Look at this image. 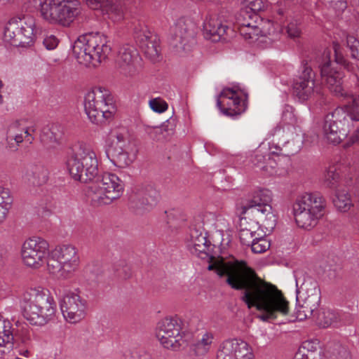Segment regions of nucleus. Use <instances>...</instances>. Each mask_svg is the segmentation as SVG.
<instances>
[{
	"label": "nucleus",
	"mask_w": 359,
	"mask_h": 359,
	"mask_svg": "<svg viewBox=\"0 0 359 359\" xmlns=\"http://www.w3.org/2000/svg\"><path fill=\"white\" fill-rule=\"evenodd\" d=\"M208 270H215L219 277H226V283L233 289L242 290L241 300L249 309L255 307L263 321L287 316L289 302L276 286L259 278L245 261L234 260L220 264H210Z\"/></svg>",
	"instance_id": "obj_1"
},
{
	"label": "nucleus",
	"mask_w": 359,
	"mask_h": 359,
	"mask_svg": "<svg viewBox=\"0 0 359 359\" xmlns=\"http://www.w3.org/2000/svg\"><path fill=\"white\" fill-rule=\"evenodd\" d=\"M66 165L71 177L87 183L93 181L86 196L93 206L109 205L123 194L122 180L111 172H98V159L94 149L84 143H79L68 157Z\"/></svg>",
	"instance_id": "obj_2"
},
{
	"label": "nucleus",
	"mask_w": 359,
	"mask_h": 359,
	"mask_svg": "<svg viewBox=\"0 0 359 359\" xmlns=\"http://www.w3.org/2000/svg\"><path fill=\"white\" fill-rule=\"evenodd\" d=\"M22 313L30 324L43 326L50 321L56 311V303L47 290L29 288L22 296Z\"/></svg>",
	"instance_id": "obj_3"
},
{
	"label": "nucleus",
	"mask_w": 359,
	"mask_h": 359,
	"mask_svg": "<svg viewBox=\"0 0 359 359\" xmlns=\"http://www.w3.org/2000/svg\"><path fill=\"white\" fill-rule=\"evenodd\" d=\"M72 51L78 62L87 67H97L111 52L107 36L104 34H87L74 41Z\"/></svg>",
	"instance_id": "obj_4"
},
{
	"label": "nucleus",
	"mask_w": 359,
	"mask_h": 359,
	"mask_svg": "<svg viewBox=\"0 0 359 359\" xmlns=\"http://www.w3.org/2000/svg\"><path fill=\"white\" fill-rule=\"evenodd\" d=\"M297 286L296 311L298 320H304L314 316L320 303V290L316 281L302 271L294 272Z\"/></svg>",
	"instance_id": "obj_5"
},
{
	"label": "nucleus",
	"mask_w": 359,
	"mask_h": 359,
	"mask_svg": "<svg viewBox=\"0 0 359 359\" xmlns=\"http://www.w3.org/2000/svg\"><path fill=\"white\" fill-rule=\"evenodd\" d=\"M325 201L319 193H306L297 198L292 205L293 215L297 226L311 230L324 215Z\"/></svg>",
	"instance_id": "obj_6"
},
{
	"label": "nucleus",
	"mask_w": 359,
	"mask_h": 359,
	"mask_svg": "<svg viewBox=\"0 0 359 359\" xmlns=\"http://www.w3.org/2000/svg\"><path fill=\"white\" fill-rule=\"evenodd\" d=\"M105 152L114 165L123 168L134 161L137 150L128 131L120 128L111 134Z\"/></svg>",
	"instance_id": "obj_7"
},
{
	"label": "nucleus",
	"mask_w": 359,
	"mask_h": 359,
	"mask_svg": "<svg viewBox=\"0 0 359 359\" xmlns=\"http://www.w3.org/2000/svg\"><path fill=\"white\" fill-rule=\"evenodd\" d=\"M84 109L90 121L97 125L111 118L116 111L109 91L100 87L95 88L86 94Z\"/></svg>",
	"instance_id": "obj_8"
},
{
	"label": "nucleus",
	"mask_w": 359,
	"mask_h": 359,
	"mask_svg": "<svg viewBox=\"0 0 359 359\" xmlns=\"http://www.w3.org/2000/svg\"><path fill=\"white\" fill-rule=\"evenodd\" d=\"M271 192L269 189H259L253 192L250 199L241 207V215L248 212L255 215L266 231H272L276 224V215L271 203Z\"/></svg>",
	"instance_id": "obj_9"
},
{
	"label": "nucleus",
	"mask_w": 359,
	"mask_h": 359,
	"mask_svg": "<svg viewBox=\"0 0 359 359\" xmlns=\"http://www.w3.org/2000/svg\"><path fill=\"white\" fill-rule=\"evenodd\" d=\"M182 320L177 318H165L156 327V336L165 348L177 350L186 344L182 332Z\"/></svg>",
	"instance_id": "obj_10"
},
{
	"label": "nucleus",
	"mask_w": 359,
	"mask_h": 359,
	"mask_svg": "<svg viewBox=\"0 0 359 359\" xmlns=\"http://www.w3.org/2000/svg\"><path fill=\"white\" fill-rule=\"evenodd\" d=\"M30 341L31 334L27 327H13L10 320L0 316V358L14 344L29 346Z\"/></svg>",
	"instance_id": "obj_11"
},
{
	"label": "nucleus",
	"mask_w": 359,
	"mask_h": 359,
	"mask_svg": "<svg viewBox=\"0 0 359 359\" xmlns=\"http://www.w3.org/2000/svg\"><path fill=\"white\" fill-rule=\"evenodd\" d=\"M196 25L190 19L181 18L170 29V44L177 53L189 52L195 43Z\"/></svg>",
	"instance_id": "obj_12"
},
{
	"label": "nucleus",
	"mask_w": 359,
	"mask_h": 359,
	"mask_svg": "<svg viewBox=\"0 0 359 359\" xmlns=\"http://www.w3.org/2000/svg\"><path fill=\"white\" fill-rule=\"evenodd\" d=\"M349 121L342 109H336L325 116L323 130L328 142L339 144L350 132Z\"/></svg>",
	"instance_id": "obj_13"
},
{
	"label": "nucleus",
	"mask_w": 359,
	"mask_h": 359,
	"mask_svg": "<svg viewBox=\"0 0 359 359\" xmlns=\"http://www.w3.org/2000/svg\"><path fill=\"white\" fill-rule=\"evenodd\" d=\"M48 250L49 244L45 239L37 236L29 238L22 245L23 262L27 266L39 269L43 266Z\"/></svg>",
	"instance_id": "obj_14"
},
{
	"label": "nucleus",
	"mask_w": 359,
	"mask_h": 359,
	"mask_svg": "<svg viewBox=\"0 0 359 359\" xmlns=\"http://www.w3.org/2000/svg\"><path fill=\"white\" fill-rule=\"evenodd\" d=\"M242 92L234 88H226L222 90L217 100V106L224 115L238 116L247 108L248 95L241 97Z\"/></svg>",
	"instance_id": "obj_15"
},
{
	"label": "nucleus",
	"mask_w": 359,
	"mask_h": 359,
	"mask_svg": "<svg viewBox=\"0 0 359 359\" xmlns=\"http://www.w3.org/2000/svg\"><path fill=\"white\" fill-rule=\"evenodd\" d=\"M60 309L67 321L76 323L86 316V301L78 294L68 293L60 302Z\"/></svg>",
	"instance_id": "obj_16"
},
{
	"label": "nucleus",
	"mask_w": 359,
	"mask_h": 359,
	"mask_svg": "<svg viewBox=\"0 0 359 359\" xmlns=\"http://www.w3.org/2000/svg\"><path fill=\"white\" fill-rule=\"evenodd\" d=\"M140 60L137 50L133 46L124 45L119 48L116 65L121 74L133 76L141 69Z\"/></svg>",
	"instance_id": "obj_17"
},
{
	"label": "nucleus",
	"mask_w": 359,
	"mask_h": 359,
	"mask_svg": "<svg viewBox=\"0 0 359 359\" xmlns=\"http://www.w3.org/2000/svg\"><path fill=\"white\" fill-rule=\"evenodd\" d=\"M315 72L307 63L304 65L301 75L294 81V94L301 101H306L315 93H318L319 87L316 86Z\"/></svg>",
	"instance_id": "obj_18"
},
{
	"label": "nucleus",
	"mask_w": 359,
	"mask_h": 359,
	"mask_svg": "<svg viewBox=\"0 0 359 359\" xmlns=\"http://www.w3.org/2000/svg\"><path fill=\"white\" fill-rule=\"evenodd\" d=\"M253 354L248 344L238 339L224 341L217 351V359H252Z\"/></svg>",
	"instance_id": "obj_19"
},
{
	"label": "nucleus",
	"mask_w": 359,
	"mask_h": 359,
	"mask_svg": "<svg viewBox=\"0 0 359 359\" xmlns=\"http://www.w3.org/2000/svg\"><path fill=\"white\" fill-rule=\"evenodd\" d=\"M320 75L323 81L332 94L337 97L348 96L343 86L344 73L334 67L330 61L320 67Z\"/></svg>",
	"instance_id": "obj_20"
},
{
	"label": "nucleus",
	"mask_w": 359,
	"mask_h": 359,
	"mask_svg": "<svg viewBox=\"0 0 359 359\" xmlns=\"http://www.w3.org/2000/svg\"><path fill=\"white\" fill-rule=\"evenodd\" d=\"M158 197V191L151 186L137 187L130 196V207L140 212L152 208L156 203Z\"/></svg>",
	"instance_id": "obj_21"
},
{
	"label": "nucleus",
	"mask_w": 359,
	"mask_h": 359,
	"mask_svg": "<svg viewBox=\"0 0 359 359\" xmlns=\"http://www.w3.org/2000/svg\"><path fill=\"white\" fill-rule=\"evenodd\" d=\"M80 13V4L78 0H60L54 25L69 27Z\"/></svg>",
	"instance_id": "obj_22"
},
{
	"label": "nucleus",
	"mask_w": 359,
	"mask_h": 359,
	"mask_svg": "<svg viewBox=\"0 0 359 359\" xmlns=\"http://www.w3.org/2000/svg\"><path fill=\"white\" fill-rule=\"evenodd\" d=\"M54 250L63 264V271L70 274L77 269L80 259L78 251L74 245H62L57 246Z\"/></svg>",
	"instance_id": "obj_23"
},
{
	"label": "nucleus",
	"mask_w": 359,
	"mask_h": 359,
	"mask_svg": "<svg viewBox=\"0 0 359 359\" xmlns=\"http://www.w3.org/2000/svg\"><path fill=\"white\" fill-rule=\"evenodd\" d=\"M295 135L287 140L283 147L272 143L269 149L272 154L290 156L297 153L302 148L304 142V133L299 128L293 127Z\"/></svg>",
	"instance_id": "obj_24"
},
{
	"label": "nucleus",
	"mask_w": 359,
	"mask_h": 359,
	"mask_svg": "<svg viewBox=\"0 0 359 359\" xmlns=\"http://www.w3.org/2000/svg\"><path fill=\"white\" fill-rule=\"evenodd\" d=\"M136 39L145 56L152 62L157 61L159 57L157 36L146 29L137 33Z\"/></svg>",
	"instance_id": "obj_25"
},
{
	"label": "nucleus",
	"mask_w": 359,
	"mask_h": 359,
	"mask_svg": "<svg viewBox=\"0 0 359 359\" xmlns=\"http://www.w3.org/2000/svg\"><path fill=\"white\" fill-rule=\"evenodd\" d=\"M204 35L207 39L213 42H217L222 39L226 40L225 35H229L233 30L220 20L215 18H210L204 23Z\"/></svg>",
	"instance_id": "obj_26"
},
{
	"label": "nucleus",
	"mask_w": 359,
	"mask_h": 359,
	"mask_svg": "<svg viewBox=\"0 0 359 359\" xmlns=\"http://www.w3.org/2000/svg\"><path fill=\"white\" fill-rule=\"evenodd\" d=\"M86 4L91 9L100 10L113 21H119L123 18L122 10L112 0H86Z\"/></svg>",
	"instance_id": "obj_27"
},
{
	"label": "nucleus",
	"mask_w": 359,
	"mask_h": 359,
	"mask_svg": "<svg viewBox=\"0 0 359 359\" xmlns=\"http://www.w3.org/2000/svg\"><path fill=\"white\" fill-rule=\"evenodd\" d=\"M25 181L34 187L45 184L48 179V170L42 165H31L26 170Z\"/></svg>",
	"instance_id": "obj_28"
},
{
	"label": "nucleus",
	"mask_w": 359,
	"mask_h": 359,
	"mask_svg": "<svg viewBox=\"0 0 359 359\" xmlns=\"http://www.w3.org/2000/svg\"><path fill=\"white\" fill-rule=\"evenodd\" d=\"M238 31L240 34L250 42L257 41L259 36L264 35V32L256 20L254 22H248L245 17H238Z\"/></svg>",
	"instance_id": "obj_29"
},
{
	"label": "nucleus",
	"mask_w": 359,
	"mask_h": 359,
	"mask_svg": "<svg viewBox=\"0 0 359 359\" xmlns=\"http://www.w3.org/2000/svg\"><path fill=\"white\" fill-rule=\"evenodd\" d=\"M34 20L32 17L26 18L25 21H20V31L18 35V46L28 47L34 43Z\"/></svg>",
	"instance_id": "obj_30"
},
{
	"label": "nucleus",
	"mask_w": 359,
	"mask_h": 359,
	"mask_svg": "<svg viewBox=\"0 0 359 359\" xmlns=\"http://www.w3.org/2000/svg\"><path fill=\"white\" fill-rule=\"evenodd\" d=\"M62 137V133L57 126L43 128L40 135L41 142L49 149L55 148L59 145Z\"/></svg>",
	"instance_id": "obj_31"
},
{
	"label": "nucleus",
	"mask_w": 359,
	"mask_h": 359,
	"mask_svg": "<svg viewBox=\"0 0 359 359\" xmlns=\"http://www.w3.org/2000/svg\"><path fill=\"white\" fill-rule=\"evenodd\" d=\"M45 262L47 264L48 272L58 278H66L69 275V272L63 271V264L60 259L55 254V250H48V255Z\"/></svg>",
	"instance_id": "obj_32"
},
{
	"label": "nucleus",
	"mask_w": 359,
	"mask_h": 359,
	"mask_svg": "<svg viewBox=\"0 0 359 359\" xmlns=\"http://www.w3.org/2000/svg\"><path fill=\"white\" fill-rule=\"evenodd\" d=\"M60 0H44L39 4V12L41 18L53 25L56 15Z\"/></svg>",
	"instance_id": "obj_33"
},
{
	"label": "nucleus",
	"mask_w": 359,
	"mask_h": 359,
	"mask_svg": "<svg viewBox=\"0 0 359 359\" xmlns=\"http://www.w3.org/2000/svg\"><path fill=\"white\" fill-rule=\"evenodd\" d=\"M190 236L192 252L198 255L201 254L207 255L209 246L206 236L202 233H198L196 229L191 231Z\"/></svg>",
	"instance_id": "obj_34"
},
{
	"label": "nucleus",
	"mask_w": 359,
	"mask_h": 359,
	"mask_svg": "<svg viewBox=\"0 0 359 359\" xmlns=\"http://www.w3.org/2000/svg\"><path fill=\"white\" fill-rule=\"evenodd\" d=\"M339 320V314L327 308L322 309L318 312L316 321L319 326L326 328L335 325Z\"/></svg>",
	"instance_id": "obj_35"
},
{
	"label": "nucleus",
	"mask_w": 359,
	"mask_h": 359,
	"mask_svg": "<svg viewBox=\"0 0 359 359\" xmlns=\"http://www.w3.org/2000/svg\"><path fill=\"white\" fill-rule=\"evenodd\" d=\"M18 126V122L13 123L9 126L7 132V144L10 149L13 151L17 150L20 143L25 140V135L24 134L23 130L20 133H17Z\"/></svg>",
	"instance_id": "obj_36"
},
{
	"label": "nucleus",
	"mask_w": 359,
	"mask_h": 359,
	"mask_svg": "<svg viewBox=\"0 0 359 359\" xmlns=\"http://www.w3.org/2000/svg\"><path fill=\"white\" fill-rule=\"evenodd\" d=\"M214 340L212 332H205L196 342L192 345V349L197 355H204L209 352Z\"/></svg>",
	"instance_id": "obj_37"
},
{
	"label": "nucleus",
	"mask_w": 359,
	"mask_h": 359,
	"mask_svg": "<svg viewBox=\"0 0 359 359\" xmlns=\"http://www.w3.org/2000/svg\"><path fill=\"white\" fill-rule=\"evenodd\" d=\"M341 172L340 165H333L328 168L324 175V184L332 189H339Z\"/></svg>",
	"instance_id": "obj_38"
},
{
	"label": "nucleus",
	"mask_w": 359,
	"mask_h": 359,
	"mask_svg": "<svg viewBox=\"0 0 359 359\" xmlns=\"http://www.w3.org/2000/svg\"><path fill=\"white\" fill-rule=\"evenodd\" d=\"M245 7L241 10L239 16H248L252 19V14L257 15V13L263 11L266 8V4L263 0H244Z\"/></svg>",
	"instance_id": "obj_39"
},
{
	"label": "nucleus",
	"mask_w": 359,
	"mask_h": 359,
	"mask_svg": "<svg viewBox=\"0 0 359 359\" xmlns=\"http://www.w3.org/2000/svg\"><path fill=\"white\" fill-rule=\"evenodd\" d=\"M333 203L336 208L342 212L348 211L353 205L350 195L344 190L337 189Z\"/></svg>",
	"instance_id": "obj_40"
},
{
	"label": "nucleus",
	"mask_w": 359,
	"mask_h": 359,
	"mask_svg": "<svg viewBox=\"0 0 359 359\" xmlns=\"http://www.w3.org/2000/svg\"><path fill=\"white\" fill-rule=\"evenodd\" d=\"M20 21H10L4 30V40L14 46H18Z\"/></svg>",
	"instance_id": "obj_41"
},
{
	"label": "nucleus",
	"mask_w": 359,
	"mask_h": 359,
	"mask_svg": "<svg viewBox=\"0 0 359 359\" xmlns=\"http://www.w3.org/2000/svg\"><path fill=\"white\" fill-rule=\"evenodd\" d=\"M12 203L13 198L9 190L0 187V224L5 220Z\"/></svg>",
	"instance_id": "obj_42"
},
{
	"label": "nucleus",
	"mask_w": 359,
	"mask_h": 359,
	"mask_svg": "<svg viewBox=\"0 0 359 359\" xmlns=\"http://www.w3.org/2000/svg\"><path fill=\"white\" fill-rule=\"evenodd\" d=\"M270 242L261 233L259 236L256 237L255 241H253L250 246L251 247L252 251L254 253H263L266 252L270 248Z\"/></svg>",
	"instance_id": "obj_43"
},
{
	"label": "nucleus",
	"mask_w": 359,
	"mask_h": 359,
	"mask_svg": "<svg viewBox=\"0 0 359 359\" xmlns=\"http://www.w3.org/2000/svg\"><path fill=\"white\" fill-rule=\"evenodd\" d=\"M252 163L263 170L268 171V164L271 163L269 154L264 155L261 151H257L252 158Z\"/></svg>",
	"instance_id": "obj_44"
},
{
	"label": "nucleus",
	"mask_w": 359,
	"mask_h": 359,
	"mask_svg": "<svg viewBox=\"0 0 359 359\" xmlns=\"http://www.w3.org/2000/svg\"><path fill=\"white\" fill-rule=\"evenodd\" d=\"M39 206L42 216L46 217L54 212L57 208V203L52 197L47 196L41 201Z\"/></svg>",
	"instance_id": "obj_45"
},
{
	"label": "nucleus",
	"mask_w": 359,
	"mask_h": 359,
	"mask_svg": "<svg viewBox=\"0 0 359 359\" xmlns=\"http://www.w3.org/2000/svg\"><path fill=\"white\" fill-rule=\"evenodd\" d=\"M259 234L260 233L259 232L254 233L251 231H248V229L244 227V229H240L239 238L243 245L250 246V245L255 241L256 237L259 236Z\"/></svg>",
	"instance_id": "obj_46"
},
{
	"label": "nucleus",
	"mask_w": 359,
	"mask_h": 359,
	"mask_svg": "<svg viewBox=\"0 0 359 359\" xmlns=\"http://www.w3.org/2000/svg\"><path fill=\"white\" fill-rule=\"evenodd\" d=\"M319 341L318 339H310L304 341L299 349V353H314L320 351Z\"/></svg>",
	"instance_id": "obj_47"
},
{
	"label": "nucleus",
	"mask_w": 359,
	"mask_h": 359,
	"mask_svg": "<svg viewBox=\"0 0 359 359\" xmlns=\"http://www.w3.org/2000/svg\"><path fill=\"white\" fill-rule=\"evenodd\" d=\"M346 45L351 50V57L359 60V41L354 36L347 35Z\"/></svg>",
	"instance_id": "obj_48"
},
{
	"label": "nucleus",
	"mask_w": 359,
	"mask_h": 359,
	"mask_svg": "<svg viewBox=\"0 0 359 359\" xmlns=\"http://www.w3.org/2000/svg\"><path fill=\"white\" fill-rule=\"evenodd\" d=\"M282 121L286 124L293 126L297 122L294 114V109L290 105H285L282 113Z\"/></svg>",
	"instance_id": "obj_49"
},
{
	"label": "nucleus",
	"mask_w": 359,
	"mask_h": 359,
	"mask_svg": "<svg viewBox=\"0 0 359 359\" xmlns=\"http://www.w3.org/2000/svg\"><path fill=\"white\" fill-rule=\"evenodd\" d=\"M332 353L333 359H351L349 351L341 344H335Z\"/></svg>",
	"instance_id": "obj_50"
},
{
	"label": "nucleus",
	"mask_w": 359,
	"mask_h": 359,
	"mask_svg": "<svg viewBox=\"0 0 359 359\" xmlns=\"http://www.w3.org/2000/svg\"><path fill=\"white\" fill-rule=\"evenodd\" d=\"M241 229L245 227L248 231H251L254 233L258 232L261 226V222L258 219L257 222L248 220L247 217H242L240 222ZM263 227V226L262 225Z\"/></svg>",
	"instance_id": "obj_51"
},
{
	"label": "nucleus",
	"mask_w": 359,
	"mask_h": 359,
	"mask_svg": "<svg viewBox=\"0 0 359 359\" xmlns=\"http://www.w3.org/2000/svg\"><path fill=\"white\" fill-rule=\"evenodd\" d=\"M149 106L153 111L158 113L164 112L168 107L167 102L160 97L151 100Z\"/></svg>",
	"instance_id": "obj_52"
},
{
	"label": "nucleus",
	"mask_w": 359,
	"mask_h": 359,
	"mask_svg": "<svg viewBox=\"0 0 359 359\" xmlns=\"http://www.w3.org/2000/svg\"><path fill=\"white\" fill-rule=\"evenodd\" d=\"M346 118L350 121H359V101L354 102L348 114H346Z\"/></svg>",
	"instance_id": "obj_53"
},
{
	"label": "nucleus",
	"mask_w": 359,
	"mask_h": 359,
	"mask_svg": "<svg viewBox=\"0 0 359 359\" xmlns=\"http://www.w3.org/2000/svg\"><path fill=\"white\" fill-rule=\"evenodd\" d=\"M287 32L291 38L298 37L300 34V29L298 27L297 22H290L287 26Z\"/></svg>",
	"instance_id": "obj_54"
},
{
	"label": "nucleus",
	"mask_w": 359,
	"mask_h": 359,
	"mask_svg": "<svg viewBox=\"0 0 359 359\" xmlns=\"http://www.w3.org/2000/svg\"><path fill=\"white\" fill-rule=\"evenodd\" d=\"M43 43L48 50H53L58 43V40L55 36H47L43 39Z\"/></svg>",
	"instance_id": "obj_55"
},
{
	"label": "nucleus",
	"mask_w": 359,
	"mask_h": 359,
	"mask_svg": "<svg viewBox=\"0 0 359 359\" xmlns=\"http://www.w3.org/2000/svg\"><path fill=\"white\" fill-rule=\"evenodd\" d=\"M15 354H18L20 356H22L24 358H28L30 356V351L28 346L23 345L21 346L20 345L16 346L15 348Z\"/></svg>",
	"instance_id": "obj_56"
},
{
	"label": "nucleus",
	"mask_w": 359,
	"mask_h": 359,
	"mask_svg": "<svg viewBox=\"0 0 359 359\" xmlns=\"http://www.w3.org/2000/svg\"><path fill=\"white\" fill-rule=\"evenodd\" d=\"M117 276L122 279H128L131 276L130 268L128 266H123L120 269H116Z\"/></svg>",
	"instance_id": "obj_57"
},
{
	"label": "nucleus",
	"mask_w": 359,
	"mask_h": 359,
	"mask_svg": "<svg viewBox=\"0 0 359 359\" xmlns=\"http://www.w3.org/2000/svg\"><path fill=\"white\" fill-rule=\"evenodd\" d=\"M340 48V46L337 43H333V48L334 50V56H335V61L337 64L344 65L346 63V60L343 57L342 55L339 53V49Z\"/></svg>",
	"instance_id": "obj_58"
},
{
	"label": "nucleus",
	"mask_w": 359,
	"mask_h": 359,
	"mask_svg": "<svg viewBox=\"0 0 359 359\" xmlns=\"http://www.w3.org/2000/svg\"><path fill=\"white\" fill-rule=\"evenodd\" d=\"M153 131L154 133V138H156L157 140H161L162 139H164L165 137L163 135V132H166L165 127L164 126H162L161 127H154Z\"/></svg>",
	"instance_id": "obj_59"
},
{
	"label": "nucleus",
	"mask_w": 359,
	"mask_h": 359,
	"mask_svg": "<svg viewBox=\"0 0 359 359\" xmlns=\"http://www.w3.org/2000/svg\"><path fill=\"white\" fill-rule=\"evenodd\" d=\"M301 358L299 359H322L321 351L314 353H306L299 354Z\"/></svg>",
	"instance_id": "obj_60"
},
{
	"label": "nucleus",
	"mask_w": 359,
	"mask_h": 359,
	"mask_svg": "<svg viewBox=\"0 0 359 359\" xmlns=\"http://www.w3.org/2000/svg\"><path fill=\"white\" fill-rule=\"evenodd\" d=\"M36 131V126H32L29 128L23 129L24 134L25 135V141L31 144L34 140V137L30 134V132L34 133Z\"/></svg>",
	"instance_id": "obj_61"
},
{
	"label": "nucleus",
	"mask_w": 359,
	"mask_h": 359,
	"mask_svg": "<svg viewBox=\"0 0 359 359\" xmlns=\"http://www.w3.org/2000/svg\"><path fill=\"white\" fill-rule=\"evenodd\" d=\"M6 262V253L5 252L0 249V267L3 266Z\"/></svg>",
	"instance_id": "obj_62"
},
{
	"label": "nucleus",
	"mask_w": 359,
	"mask_h": 359,
	"mask_svg": "<svg viewBox=\"0 0 359 359\" xmlns=\"http://www.w3.org/2000/svg\"><path fill=\"white\" fill-rule=\"evenodd\" d=\"M358 140V134L353 135L351 136L350 142H348L346 144L348 146H350V145L354 144L355 142H356Z\"/></svg>",
	"instance_id": "obj_63"
},
{
	"label": "nucleus",
	"mask_w": 359,
	"mask_h": 359,
	"mask_svg": "<svg viewBox=\"0 0 359 359\" xmlns=\"http://www.w3.org/2000/svg\"><path fill=\"white\" fill-rule=\"evenodd\" d=\"M252 14V19H250L248 16H246V19L248 20V22H254L255 20L257 22V20L259 19V17L257 15Z\"/></svg>",
	"instance_id": "obj_64"
}]
</instances>
